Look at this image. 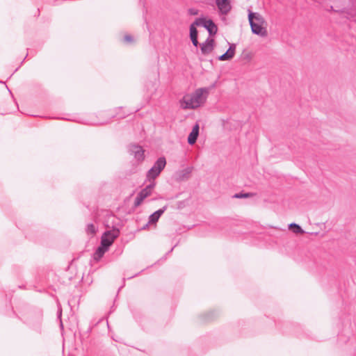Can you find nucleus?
I'll return each mask as SVG.
<instances>
[{"mask_svg":"<svg viewBox=\"0 0 356 356\" xmlns=\"http://www.w3.org/2000/svg\"><path fill=\"white\" fill-rule=\"evenodd\" d=\"M213 40L208 39L207 41L202 44L201 45V51L204 54H208L213 50Z\"/></svg>","mask_w":356,"mask_h":356,"instance_id":"9b49d317","label":"nucleus"},{"mask_svg":"<svg viewBox=\"0 0 356 356\" xmlns=\"http://www.w3.org/2000/svg\"><path fill=\"white\" fill-rule=\"evenodd\" d=\"M195 21L190 26V37L191 38L197 37V31L196 29Z\"/></svg>","mask_w":356,"mask_h":356,"instance_id":"2eb2a0df","label":"nucleus"},{"mask_svg":"<svg viewBox=\"0 0 356 356\" xmlns=\"http://www.w3.org/2000/svg\"><path fill=\"white\" fill-rule=\"evenodd\" d=\"M200 127L198 124H195L193 127L191 132L189 134L188 137V143L190 145H193L198 137Z\"/></svg>","mask_w":356,"mask_h":356,"instance_id":"9d476101","label":"nucleus"},{"mask_svg":"<svg viewBox=\"0 0 356 356\" xmlns=\"http://www.w3.org/2000/svg\"><path fill=\"white\" fill-rule=\"evenodd\" d=\"M108 247H104L103 245L101 244V245L97 248L95 254V259H100L104 255V254L108 250Z\"/></svg>","mask_w":356,"mask_h":356,"instance_id":"4468645a","label":"nucleus"},{"mask_svg":"<svg viewBox=\"0 0 356 356\" xmlns=\"http://www.w3.org/2000/svg\"><path fill=\"white\" fill-rule=\"evenodd\" d=\"M289 228L296 234H302L305 233V231L296 223H291L289 225Z\"/></svg>","mask_w":356,"mask_h":356,"instance_id":"ddd939ff","label":"nucleus"},{"mask_svg":"<svg viewBox=\"0 0 356 356\" xmlns=\"http://www.w3.org/2000/svg\"><path fill=\"white\" fill-rule=\"evenodd\" d=\"M129 152L132 155L134 156V158L137 161H142L144 160V149L142 148V147L136 145H131L129 146Z\"/></svg>","mask_w":356,"mask_h":356,"instance_id":"0eeeda50","label":"nucleus"},{"mask_svg":"<svg viewBox=\"0 0 356 356\" xmlns=\"http://www.w3.org/2000/svg\"><path fill=\"white\" fill-rule=\"evenodd\" d=\"M194 46L197 47L198 44L197 37L191 38Z\"/></svg>","mask_w":356,"mask_h":356,"instance_id":"6ab92c4d","label":"nucleus"},{"mask_svg":"<svg viewBox=\"0 0 356 356\" xmlns=\"http://www.w3.org/2000/svg\"><path fill=\"white\" fill-rule=\"evenodd\" d=\"M254 195L253 193H236L235 195H234L233 197L234 198H248V197H251Z\"/></svg>","mask_w":356,"mask_h":356,"instance_id":"dca6fc26","label":"nucleus"},{"mask_svg":"<svg viewBox=\"0 0 356 356\" xmlns=\"http://www.w3.org/2000/svg\"><path fill=\"white\" fill-rule=\"evenodd\" d=\"M235 51L236 45L234 44H231L228 50L225 54L221 55L218 59L220 60H229L234 56Z\"/></svg>","mask_w":356,"mask_h":356,"instance_id":"1a4fd4ad","label":"nucleus"},{"mask_svg":"<svg viewBox=\"0 0 356 356\" xmlns=\"http://www.w3.org/2000/svg\"><path fill=\"white\" fill-rule=\"evenodd\" d=\"M166 208H167V207L165 206L162 209H160L157 210L156 211H155L154 213H153L149 216V223H155V222H156L159 220V219L161 217V216L166 210Z\"/></svg>","mask_w":356,"mask_h":356,"instance_id":"f8f14e48","label":"nucleus"},{"mask_svg":"<svg viewBox=\"0 0 356 356\" xmlns=\"http://www.w3.org/2000/svg\"><path fill=\"white\" fill-rule=\"evenodd\" d=\"M248 20L253 33L261 37L267 36V23L261 14L249 10Z\"/></svg>","mask_w":356,"mask_h":356,"instance_id":"f03ea898","label":"nucleus"},{"mask_svg":"<svg viewBox=\"0 0 356 356\" xmlns=\"http://www.w3.org/2000/svg\"><path fill=\"white\" fill-rule=\"evenodd\" d=\"M86 231L89 234H95V227L92 224H89L87 226Z\"/></svg>","mask_w":356,"mask_h":356,"instance_id":"f3484780","label":"nucleus"},{"mask_svg":"<svg viewBox=\"0 0 356 356\" xmlns=\"http://www.w3.org/2000/svg\"><path fill=\"white\" fill-rule=\"evenodd\" d=\"M214 85L196 89L193 92L186 95L181 101V106L184 109H195L204 105L209 96L210 90Z\"/></svg>","mask_w":356,"mask_h":356,"instance_id":"f257e3e1","label":"nucleus"},{"mask_svg":"<svg viewBox=\"0 0 356 356\" xmlns=\"http://www.w3.org/2000/svg\"><path fill=\"white\" fill-rule=\"evenodd\" d=\"M150 182L149 185L138 194L134 203L136 207L139 206L143 202V200L152 193V189L155 186V182L154 181Z\"/></svg>","mask_w":356,"mask_h":356,"instance_id":"423d86ee","label":"nucleus"},{"mask_svg":"<svg viewBox=\"0 0 356 356\" xmlns=\"http://www.w3.org/2000/svg\"><path fill=\"white\" fill-rule=\"evenodd\" d=\"M166 165L164 157H160L154 163V166L147 173V179L149 181H154Z\"/></svg>","mask_w":356,"mask_h":356,"instance_id":"7ed1b4c3","label":"nucleus"},{"mask_svg":"<svg viewBox=\"0 0 356 356\" xmlns=\"http://www.w3.org/2000/svg\"><path fill=\"white\" fill-rule=\"evenodd\" d=\"M124 40L127 41V42H131L132 41V38L131 35H125L124 36Z\"/></svg>","mask_w":356,"mask_h":356,"instance_id":"aec40b11","label":"nucleus"},{"mask_svg":"<svg viewBox=\"0 0 356 356\" xmlns=\"http://www.w3.org/2000/svg\"><path fill=\"white\" fill-rule=\"evenodd\" d=\"M216 3L219 12L222 15H227L231 10L230 0H216Z\"/></svg>","mask_w":356,"mask_h":356,"instance_id":"6e6552de","label":"nucleus"},{"mask_svg":"<svg viewBox=\"0 0 356 356\" xmlns=\"http://www.w3.org/2000/svg\"><path fill=\"white\" fill-rule=\"evenodd\" d=\"M188 13L191 15H197L198 14V10L195 8H190L188 10Z\"/></svg>","mask_w":356,"mask_h":356,"instance_id":"a211bd4d","label":"nucleus"},{"mask_svg":"<svg viewBox=\"0 0 356 356\" xmlns=\"http://www.w3.org/2000/svg\"><path fill=\"white\" fill-rule=\"evenodd\" d=\"M195 24L204 26L210 35H214L217 33L218 28L211 19L205 18H197L195 19Z\"/></svg>","mask_w":356,"mask_h":356,"instance_id":"39448f33","label":"nucleus"},{"mask_svg":"<svg viewBox=\"0 0 356 356\" xmlns=\"http://www.w3.org/2000/svg\"><path fill=\"white\" fill-rule=\"evenodd\" d=\"M119 229L115 228L105 232L102 236V245L104 247L109 248V246L113 243L114 240L119 236Z\"/></svg>","mask_w":356,"mask_h":356,"instance_id":"20e7f679","label":"nucleus"}]
</instances>
